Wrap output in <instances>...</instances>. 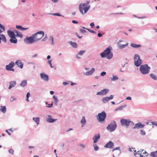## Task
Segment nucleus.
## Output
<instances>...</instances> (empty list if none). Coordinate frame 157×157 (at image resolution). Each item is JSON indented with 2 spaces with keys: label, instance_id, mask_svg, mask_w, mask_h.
Instances as JSON below:
<instances>
[{
  "label": "nucleus",
  "instance_id": "9b49d317",
  "mask_svg": "<svg viewBox=\"0 0 157 157\" xmlns=\"http://www.w3.org/2000/svg\"><path fill=\"white\" fill-rule=\"evenodd\" d=\"M145 126V125L142 124L140 122H139L137 123H136L135 126L132 128L133 129H139L140 128H143Z\"/></svg>",
  "mask_w": 157,
  "mask_h": 157
},
{
  "label": "nucleus",
  "instance_id": "5fc2aeb1",
  "mask_svg": "<svg viewBox=\"0 0 157 157\" xmlns=\"http://www.w3.org/2000/svg\"><path fill=\"white\" fill-rule=\"evenodd\" d=\"M54 15H55V16H61V17H63V16L62 15H61L60 14V13H55Z\"/></svg>",
  "mask_w": 157,
  "mask_h": 157
},
{
  "label": "nucleus",
  "instance_id": "774afa93",
  "mask_svg": "<svg viewBox=\"0 0 157 157\" xmlns=\"http://www.w3.org/2000/svg\"><path fill=\"white\" fill-rule=\"evenodd\" d=\"M102 34L101 33H98V37H100L102 36Z\"/></svg>",
  "mask_w": 157,
  "mask_h": 157
},
{
  "label": "nucleus",
  "instance_id": "7c9ffc66",
  "mask_svg": "<svg viewBox=\"0 0 157 157\" xmlns=\"http://www.w3.org/2000/svg\"><path fill=\"white\" fill-rule=\"evenodd\" d=\"M33 120L34 121L37 125L39 124L40 123V118L39 117H34L33 118Z\"/></svg>",
  "mask_w": 157,
  "mask_h": 157
},
{
  "label": "nucleus",
  "instance_id": "7ed1b4c3",
  "mask_svg": "<svg viewBox=\"0 0 157 157\" xmlns=\"http://www.w3.org/2000/svg\"><path fill=\"white\" fill-rule=\"evenodd\" d=\"M44 36V33L42 31H39L31 36L34 40L39 39L40 40Z\"/></svg>",
  "mask_w": 157,
  "mask_h": 157
},
{
  "label": "nucleus",
  "instance_id": "f03ea898",
  "mask_svg": "<svg viewBox=\"0 0 157 157\" xmlns=\"http://www.w3.org/2000/svg\"><path fill=\"white\" fill-rule=\"evenodd\" d=\"M151 68L147 64L140 65V71L143 75L148 74L150 71Z\"/></svg>",
  "mask_w": 157,
  "mask_h": 157
},
{
  "label": "nucleus",
  "instance_id": "e2e57ef3",
  "mask_svg": "<svg viewBox=\"0 0 157 157\" xmlns=\"http://www.w3.org/2000/svg\"><path fill=\"white\" fill-rule=\"evenodd\" d=\"M53 98L54 99V101H57V100H58V99L57 98V97L54 95L53 96Z\"/></svg>",
  "mask_w": 157,
  "mask_h": 157
},
{
  "label": "nucleus",
  "instance_id": "69168bd1",
  "mask_svg": "<svg viewBox=\"0 0 157 157\" xmlns=\"http://www.w3.org/2000/svg\"><path fill=\"white\" fill-rule=\"evenodd\" d=\"M69 82L70 83H71V85L72 86L76 84V83H73V82L71 81H69Z\"/></svg>",
  "mask_w": 157,
  "mask_h": 157
},
{
  "label": "nucleus",
  "instance_id": "a878e982",
  "mask_svg": "<svg viewBox=\"0 0 157 157\" xmlns=\"http://www.w3.org/2000/svg\"><path fill=\"white\" fill-rule=\"evenodd\" d=\"M0 110L1 112L3 113H5L6 111V107L5 106H1Z\"/></svg>",
  "mask_w": 157,
  "mask_h": 157
},
{
  "label": "nucleus",
  "instance_id": "a19ab883",
  "mask_svg": "<svg viewBox=\"0 0 157 157\" xmlns=\"http://www.w3.org/2000/svg\"><path fill=\"white\" fill-rule=\"evenodd\" d=\"M49 40L50 41H52V45L54 44V40H53V38L52 36H51L49 37Z\"/></svg>",
  "mask_w": 157,
  "mask_h": 157
},
{
  "label": "nucleus",
  "instance_id": "e433bc0d",
  "mask_svg": "<svg viewBox=\"0 0 157 157\" xmlns=\"http://www.w3.org/2000/svg\"><path fill=\"white\" fill-rule=\"evenodd\" d=\"M156 154H157V151L151 152L150 155L152 157H156Z\"/></svg>",
  "mask_w": 157,
  "mask_h": 157
},
{
  "label": "nucleus",
  "instance_id": "49530a36",
  "mask_svg": "<svg viewBox=\"0 0 157 157\" xmlns=\"http://www.w3.org/2000/svg\"><path fill=\"white\" fill-rule=\"evenodd\" d=\"M51 62H52V60L51 59V60H48V63L49 64L50 67L51 68H53V67L54 66H52V64L51 63Z\"/></svg>",
  "mask_w": 157,
  "mask_h": 157
},
{
  "label": "nucleus",
  "instance_id": "412c9836",
  "mask_svg": "<svg viewBox=\"0 0 157 157\" xmlns=\"http://www.w3.org/2000/svg\"><path fill=\"white\" fill-rule=\"evenodd\" d=\"M10 85L8 87V89L9 90L12 87H14L16 84V82L15 81H11L10 82H9Z\"/></svg>",
  "mask_w": 157,
  "mask_h": 157
},
{
  "label": "nucleus",
  "instance_id": "0eeeda50",
  "mask_svg": "<svg viewBox=\"0 0 157 157\" xmlns=\"http://www.w3.org/2000/svg\"><path fill=\"white\" fill-rule=\"evenodd\" d=\"M39 40V39L36 40L33 39L30 36L26 37L24 40V42L26 44H32L35 42Z\"/></svg>",
  "mask_w": 157,
  "mask_h": 157
},
{
  "label": "nucleus",
  "instance_id": "a211bd4d",
  "mask_svg": "<svg viewBox=\"0 0 157 157\" xmlns=\"http://www.w3.org/2000/svg\"><path fill=\"white\" fill-rule=\"evenodd\" d=\"M142 60L140 59L137 60H134V64L136 67H138L140 66L142 63Z\"/></svg>",
  "mask_w": 157,
  "mask_h": 157
},
{
  "label": "nucleus",
  "instance_id": "bf43d9fd",
  "mask_svg": "<svg viewBox=\"0 0 157 157\" xmlns=\"http://www.w3.org/2000/svg\"><path fill=\"white\" fill-rule=\"evenodd\" d=\"M90 26L92 27L93 28L94 26V22H93L90 23Z\"/></svg>",
  "mask_w": 157,
  "mask_h": 157
},
{
  "label": "nucleus",
  "instance_id": "4468645a",
  "mask_svg": "<svg viewBox=\"0 0 157 157\" xmlns=\"http://www.w3.org/2000/svg\"><path fill=\"white\" fill-rule=\"evenodd\" d=\"M114 146L113 143L111 141H109L104 146V147L106 148H111Z\"/></svg>",
  "mask_w": 157,
  "mask_h": 157
},
{
  "label": "nucleus",
  "instance_id": "ddd939ff",
  "mask_svg": "<svg viewBox=\"0 0 157 157\" xmlns=\"http://www.w3.org/2000/svg\"><path fill=\"white\" fill-rule=\"evenodd\" d=\"M123 42V41L119 40L117 43L118 46L120 49H122L125 48L126 46L128 45V43H127L125 44H121V42Z\"/></svg>",
  "mask_w": 157,
  "mask_h": 157
},
{
  "label": "nucleus",
  "instance_id": "79ce46f5",
  "mask_svg": "<svg viewBox=\"0 0 157 157\" xmlns=\"http://www.w3.org/2000/svg\"><path fill=\"white\" fill-rule=\"evenodd\" d=\"M16 36L17 37H19L20 38H22L23 36V35L21 34L20 32H19L18 33H17V34H16Z\"/></svg>",
  "mask_w": 157,
  "mask_h": 157
},
{
  "label": "nucleus",
  "instance_id": "c03bdc74",
  "mask_svg": "<svg viewBox=\"0 0 157 157\" xmlns=\"http://www.w3.org/2000/svg\"><path fill=\"white\" fill-rule=\"evenodd\" d=\"M79 146H80L82 149H84L86 147V146L85 144H79Z\"/></svg>",
  "mask_w": 157,
  "mask_h": 157
},
{
  "label": "nucleus",
  "instance_id": "4be33fe9",
  "mask_svg": "<svg viewBox=\"0 0 157 157\" xmlns=\"http://www.w3.org/2000/svg\"><path fill=\"white\" fill-rule=\"evenodd\" d=\"M80 123L81 124V127H83L86 124V120L85 118V117L84 116H83L82 119L81 120Z\"/></svg>",
  "mask_w": 157,
  "mask_h": 157
},
{
  "label": "nucleus",
  "instance_id": "cd10ccee",
  "mask_svg": "<svg viewBox=\"0 0 157 157\" xmlns=\"http://www.w3.org/2000/svg\"><path fill=\"white\" fill-rule=\"evenodd\" d=\"M127 106V105H122V106H120L117 108H116L115 109V111H118V110H122L123 108L126 107Z\"/></svg>",
  "mask_w": 157,
  "mask_h": 157
},
{
  "label": "nucleus",
  "instance_id": "423d86ee",
  "mask_svg": "<svg viewBox=\"0 0 157 157\" xmlns=\"http://www.w3.org/2000/svg\"><path fill=\"white\" fill-rule=\"evenodd\" d=\"M90 7V5L83 7L82 6V4H80L79 7V10L82 15H84L89 10Z\"/></svg>",
  "mask_w": 157,
  "mask_h": 157
},
{
  "label": "nucleus",
  "instance_id": "72a5a7b5",
  "mask_svg": "<svg viewBox=\"0 0 157 157\" xmlns=\"http://www.w3.org/2000/svg\"><path fill=\"white\" fill-rule=\"evenodd\" d=\"M150 77L152 79L156 80H157V77L154 74L151 73L150 75Z\"/></svg>",
  "mask_w": 157,
  "mask_h": 157
},
{
  "label": "nucleus",
  "instance_id": "f704fd0d",
  "mask_svg": "<svg viewBox=\"0 0 157 157\" xmlns=\"http://www.w3.org/2000/svg\"><path fill=\"white\" fill-rule=\"evenodd\" d=\"M140 59V57L139 55L138 54H135L133 58L134 60H137Z\"/></svg>",
  "mask_w": 157,
  "mask_h": 157
},
{
  "label": "nucleus",
  "instance_id": "864d4df0",
  "mask_svg": "<svg viewBox=\"0 0 157 157\" xmlns=\"http://www.w3.org/2000/svg\"><path fill=\"white\" fill-rule=\"evenodd\" d=\"M53 102H52V103L51 104H48V105L46 107H48V108H51V107H52V105H53Z\"/></svg>",
  "mask_w": 157,
  "mask_h": 157
},
{
  "label": "nucleus",
  "instance_id": "6e6d98bb",
  "mask_svg": "<svg viewBox=\"0 0 157 157\" xmlns=\"http://www.w3.org/2000/svg\"><path fill=\"white\" fill-rule=\"evenodd\" d=\"M152 125L157 126V122L155 121H153L151 122Z\"/></svg>",
  "mask_w": 157,
  "mask_h": 157
},
{
  "label": "nucleus",
  "instance_id": "f257e3e1",
  "mask_svg": "<svg viewBox=\"0 0 157 157\" xmlns=\"http://www.w3.org/2000/svg\"><path fill=\"white\" fill-rule=\"evenodd\" d=\"M112 48L111 46H109L103 52L100 53V56L102 58H106L108 59H111L113 56V54L112 52Z\"/></svg>",
  "mask_w": 157,
  "mask_h": 157
},
{
  "label": "nucleus",
  "instance_id": "39448f33",
  "mask_svg": "<svg viewBox=\"0 0 157 157\" xmlns=\"http://www.w3.org/2000/svg\"><path fill=\"white\" fill-rule=\"evenodd\" d=\"M117 126L116 122L113 121L108 125L106 127V129L110 132H112L116 129Z\"/></svg>",
  "mask_w": 157,
  "mask_h": 157
},
{
  "label": "nucleus",
  "instance_id": "338daca9",
  "mask_svg": "<svg viewBox=\"0 0 157 157\" xmlns=\"http://www.w3.org/2000/svg\"><path fill=\"white\" fill-rule=\"evenodd\" d=\"M16 37H17V36H16V34H15L14 33L13 34V36H12V38H16Z\"/></svg>",
  "mask_w": 157,
  "mask_h": 157
},
{
  "label": "nucleus",
  "instance_id": "9d476101",
  "mask_svg": "<svg viewBox=\"0 0 157 157\" xmlns=\"http://www.w3.org/2000/svg\"><path fill=\"white\" fill-rule=\"evenodd\" d=\"M40 78L44 81L47 82L49 80V76L47 75L44 73H41L40 74Z\"/></svg>",
  "mask_w": 157,
  "mask_h": 157
},
{
  "label": "nucleus",
  "instance_id": "c756f323",
  "mask_svg": "<svg viewBox=\"0 0 157 157\" xmlns=\"http://www.w3.org/2000/svg\"><path fill=\"white\" fill-rule=\"evenodd\" d=\"M8 35L9 36L10 38H11L13 36V34L14 33V32L11 31L10 29L8 30L7 31Z\"/></svg>",
  "mask_w": 157,
  "mask_h": 157
},
{
  "label": "nucleus",
  "instance_id": "0e129e2a",
  "mask_svg": "<svg viewBox=\"0 0 157 157\" xmlns=\"http://www.w3.org/2000/svg\"><path fill=\"white\" fill-rule=\"evenodd\" d=\"M72 22L73 23L75 24H77L78 23V22L77 21L75 20H72Z\"/></svg>",
  "mask_w": 157,
  "mask_h": 157
},
{
  "label": "nucleus",
  "instance_id": "8fccbe9b",
  "mask_svg": "<svg viewBox=\"0 0 157 157\" xmlns=\"http://www.w3.org/2000/svg\"><path fill=\"white\" fill-rule=\"evenodd\" d=\"M141 154L140 152V151H137L136 152L134 153V155L135 156H140V155Z\"/></svg>",
  "mask_w": 157,
  "mask_h": 157
},
{
  "label": "nucleus",
  "instance_id": "13d9d810",
  "mask_svg": "<svg viewBox=\"0 0 157 157\" xmlns=\"http://www.w3.org/2000/svg\"><path fill=\"white\" fill-rule=\"evenodd\" d=\"M68 82H69V81ZM69 83L70 82H63V84L64 86H66V85H68V84H69Z\"/></svg>",
  "mask_w": 157,
  "mask_h": 157
},
{
  "label": "nucleus",
  "instance_id": "4c0bfd02",
  "mask_svg": "<svg viewBox=\"0 0 157 157\" xmlns=\"http://www.w3.org/2000/svg\"><path fill=\"white\" fill-rule=\"evenodd\" d=\"M113 78H111V80L113 81H115L118 79V77L116 75H113Z\"/></svg>",
  "mask_w": 157,
  "mask_h": 157
},
{
  "label": "nucleus",
  "instance_id": "393cba45",
  "mask_svg": "<svg viewBox=\"0 0 157 157\" xmlns=\"http://www.w3.org/2000/svg\"><path fill=\"white\" fill-rule=\"evenodd\" d=\"M11 43L13 44H17V40L16 38H12L11 37L9 40Z\"/></svg>",
  "mask_w": 157,
  "mask_h": 157
},
{
  "label": "nucleus",
  "instance_id": "2eb2a0df",
  "mask_svg": "<svg viewBox=\"0 0 157 157\" xmlns=\"http://www.w3.org/2000/svg\"><path fill=\"white\" fill-rule=\"evenodd\" d=\"M15 65L13 61H11L9 64L7 65L6 66V70L9 71L10 69L13 67Z\"/></svg>",
  "mask_w": 157,
  "mask_h": 157
},
{
  "label": "nucleus",
  "instance_id": "aec40b11",
  "mask_svg": "<svg viewBox=\"0 0 157 157\" xmlns=\"http://www.w3.org/2000/svg\"><path fill=\"white\" fill-rule=\"evenodd\" d=\"M15 63L16 64L18 65V67L22 69L23 67V63L21 62L20 60H17L15 62Z\"/></svg>",
  "mask_w": 157,
  "mask_h": 157
},
{
  "label": "nucleus",
  "instance_id": "37998d69",
  "mask_svg": "<svg viewBox=\"0 0 157 157\" xmlns=\"http://www.w3.org/2000/svg\"><path fill=\"white\" fill-rule=\"evenodd\" d=\"M140 134L142 136H144L146 134V133L143 130H140Z\"/></svg>",
  "mask_w": 157,
  "mask_h": 157
},
{
  "label": "nucleus",
  "instance_id": "a18cd8bd",
  "mask_svg": "<svg viewBox=\"0 0 157 157\" xmlns=\"http://www.w3.org/2000/svg\"><path fill=\"white\" fill-rule=\"evenodd\" d=\"M84 29H79V31H80V33H86V31Z\"/></svg>",
  "mask_w": 157,
  "mask_h": 157
},
{
  "label": "nucleus",
  "instance_id": "473e14b6",
  "mask_svg": "<svg viewBox=\"0 0 157 157\" xmlns=\"http://www.w3.org/2000/svg\"><path fill=\"white\" fill-rule=\"evenodd\" d=\"M0 37H1L2 38V41H3L5 43L6 42L7 40L5 36L4 35L2 34H0Z\"/></svg>",
  "mask_w": 157,
  "mask_h": 157
},
{
  "label": "nucleus",
  "instance_id": "b1692460",
  "mask_svg": "<svg viewBox=\"0 0 157 157\" xmlns=\"http://www.w3.org/2000/svg\"><path fill=\"white\" fill-rule=\"evenodd\" d=\"M118 150V151H117V156H119L121 153V150L120 149V147H115L112 150V152H113L114 151Z\"/></svg>",
  "mask_w": 157,
  "mask_h": 157
},
{
  "label": "nucleus",
  "instance_id": "6e6552de",
  "mask_svg": "<svg viewBox=\"0 0 157 157\" xmlns=\"http://www.w3.org/2000/svg\"><path fill=\"white\" fill-rule=\"evenodd\" d=\"M133 123L130 119L122 118L120 120V123L122 126H125L127 128L128 127L130 123Z\"/></svg>",
  "mask_w": 157,
  "mask_h": 157
},
{
  "label": "nucleus",
  "instance_id": "680f3d73",
  "mask_svg": "<svg viewBox=\"0 0 157 157\" xmlns=\"http://www.w3.org/2000/svg\"><path fill=\"white\" fill-rule=\"evenodd\" d=\"M30 93L29 92H28L27 93L26 95V98H29L30 96Z\"/></svg>",
  "mask_w": 157,
  "mask_h": 157
},
{
  "label": "nucleus",
  "instance_id": "3c124183",
  "mask_svg": "<svg viewBox=\"0 0 157 157\" xmlns=\"http://www.w3.org/2000/svg\"><path fill=\"white\" fill-rule=\"evenodd\" d=\"M106 74V72L105 71H102L100 74V75L101 76H103Z\"/></svg>",
  "mask_w": 157,
  "mask_h": 157
},
{
  "label": "nucleus",
  "instance_id": "5701e85b",
  "mask_svg": "<svg viewBox=\"0 0 157 157\" xmlns=\"http://www.w3.org/2000/svg\"><path fill=\"white\" fill-rule=\"evenodd\" d=\"M68 43L71 45L73 48H76L78 47V45L77 43L75 42H73L72 41H69Z\"/></svg>",
  "mask_w": 157,
  "mask_h": 157
},
{
  "label": "nucleus",
  "instance_id": "052dcab7",
  "mask_svg": "<svg viewBox=\"0 0 157 157\" xmlns=\"http://www.w3.org/2000/svg\"><path fill=\"white\" fill-rule=\"evenodd\" d=\"M75 34L79 39H81L82 37V36H79L77 32H75Z\"/></svg>",
  "mask_w": 157,
  "mask_h": 157
},
{
  "label": "nucleus",
  "instance_id": "4d7b16f0",
  "mask_svg": "<svg viewBox=\"0 0 157 157\" xmlns=\"http://www.w3.org/2000/svg\"><path fill=\"white\" fill-rule=\"evenodd\" d=\"M16 100V98H13V97L12 96L10 99V101H12L13 100Z\"/></svg>",
  "mask_w": 157,
  "mask_h": 157
},
{
  "label": "nucleus",
  "instance_id": "c9c22d12",
  "mask_svg": "<svg viewBox=\"0 0 157 157\" xmlns=\"http://www.w3.org/2000/svg\"><path fill=\"white\" fill-rule=\"evenodd\" d=\"M82 28L83 29H86L90 33H94V34L96 33V32L94 30H91L90 29H88V28H86L84 27H82Z\"/></svg>",
  "mask_w": 157,
  "mask_h": 157
},
{
  "label": "nucleus",
  "instance_id": "1a4fd4ad",
  "mask_svg": "<svg viewBox=\"0 0 157 157\" xmlns=\"http://www.w3.org/2000/svg\"><path fill=\"white\" fill-rule=\"evenodd\" d=\"M113 97V95H111L109 97H103L101 99V101L103 103L105 104L108 102L109 100L112 99Z\"/></svg>",
  "mask_w": 157,
  "mask_h": 157
},
{
  "label": "nucleus",
  "instance_id": "c85d7f7f",
  "mask_svg": "<svg viewBox=\"0 0 157 157\" xmlns=\"http://www.w3.org/2000/svg\"><path fill=\"white\" fill-rule=\"evenodd\" d=\"M130 46L133 48H138L140 47L141 45L139 44H136L133 43H131L130 44Z\"/></svg>",
  "mask_w": 157,
  "mask_h": 157
},
{
  "label": "nucleus",
  "instance_id": "6ab92c4d",
  "mask_svg": "<svg viewBox=\"0 0 157 157\" xmlns=\"http://www.w3.org/2000/svg\"><path fill=\"white\" fill-rule=\"evenodd\" d=\"M95 68H92L91 70L88 71L86 72L85 73H84V75L86 76H89L93 74V73L95 71Z\"/></svg>",
  "mask_w": 157,
  "mask_h": 157
},
{
  "label": "nucleus",
  "instance_id": "20e7f679",
  "mask_svg": "<svg viewBox=\"0 0 157 157\" xmlns=\"http://www.w3.org/2000/svg\"><path fill=\"white\" fill-rule=\"evenodd\" d=\"M106 117V114L104 111L98 113L96 116L99 122H102L104 121L105 120Z\"/></svg>",
  "mask_w": 157,
  "mask_h": 157
},
{
  "label": "nucleus",
  "instance_id": "2f4dec72",
  "mask_svg": "<svg viewBox=\"0 0 157 157\" xmlns=\"http://www.w3.org/2000/svg\"><path fill=\"white\" fill-rule=\"evenodd\" d=\"M5 29V26L0 23V33H2V32L4 31Z\"/></svg>",
  "mask_w": 157,
  "mask_h": 157
},
{
  "label": "nucleus",
  "instance_id": "09e8293b",
  "mask_svg": "<svg viewBox=\"0 0 157 157\" xmlns=\"http://www.w3.org/2000/svg\"><path fill=\"white\" fill-rule=\"evenodd\" d=\"M16 29L21 30L22 26L21 25H16Z\"/></svg>",
  "mask_w": 157,
  "mask_h": 157
},
{
  "label": "nucleus",
  "instance_id": "ea45409f",
  "mask_svg": "<svg viewBox=\"0 0 157 157\" xmlns=\"http://www.w3.org/2000/svg\"><path fill=\"white\" fill-rule=\"evenodd\" d=\"M93 147H94V150L95 151H97L99 150V147L96 144H94L93 145Z\"/></svg>",
  "mask_w": 157,
  "mask_h": 157
},
{
  "label": "nucleus",
  "instance_id": "de8ad7c7",
  "mask_svg": "<svg viewBox=\"0 0 157 157\" xmlns=\"http://www.w3.org/2000/svg\"><path fill=\"white\" fill-rule=\"evenodd\" d=\"M9 152L12 155H13L14 154V151L12 148H10L9 150Z\"/></svg>",
  "mask_w": 157,
  "mask_h": 157
},
{
  "label": "nucleus",
  "instance_id": "603ef678",
  "mask_svg": "<svg viewBox=\"0 0 157 157\" xmlns=\"http://www.w3.org/2000/svg\"><path fill=\"white\" fill-rule=\"evenodd\" d=\"M47 38H48L47 36V35H45V36L44 37V38H43L42 39L41 41H45L47 39Z\"/></svg>",
  "mask_w": 157,
  "mask_h": 157
},
{
  "label": "nucleus",
  "instance_id": "bb28decb",
  "mask_svg": "<svg viewBox=\"0 0 157 157\" xmlns=\"http://www.w3.org/2000/svg\"><path fill=\"white\" fill-rule=\"evenodd\" d=\"M27 84V81L26 80H23L20 84V86L22 87H25Z\"/></svg>",
  "mask_w": 157,
  "mask_h": 157
},
{
  "label": "nucleus",
  "instance_id": "dca6fc26",
  "mask_svg": "<svg viewBox=\"0 0 157 157\" xmlns=\"http://www.w3.org/2000/svg\"><path fill=\"white\" fill-rule=\"evenodd\" d=\"M100 135L99 134H95L93 138V143H97L99 140L100 139Z\"/></svg>",
  "mask_w": 157,
  "mask_h": 157
},
{
  "label": "nucleus",
  "instance_id": "f8f14e48",
  "mask_svg": "<svg viewBox=\"0 0 157 157\" xmlns=\"http://www.w3.org/2000/svg\"><path fill=\"white\" fill-rule=\"evenodd\" d=\"M109 91L108 89H104L98 92L96 94L97 95H105Z\"/></svg>",
  "mask_w": 157,
  "mask_h": 157
},
{
  "label": "nucleus",
  "instance_id": "f3484780",
  "mask_svg": "<svg viewBox=\"0 0 157 157\" xmlns=\"http://www.w3.org/2000/svg\"><path fill=\"white\" fill-rule=\"evenodd\" d=\"M57 120V119H54L51 118V116L50 115H48V117L46 119V121L50 123H54Z\"/></svg>",
  "mask_w": 157,
  "mask_h": 157
},
{
  "label": "nucleus",
  "instance_id": "58836bf2",
  "mask_svg": "<svg viewBox=\"0 0 157 157\" xmlns=\"http://www.w3.org/2000/svg\"><path fill=\"white\" fill-rule=\"evenodd\" d=\"M86 52L85 50H81L78 53V54L82 56V55L84 53H85Z\"/></svg>",
  "mask_w": 157,
  "mask_h": 157
}]
</instances>
